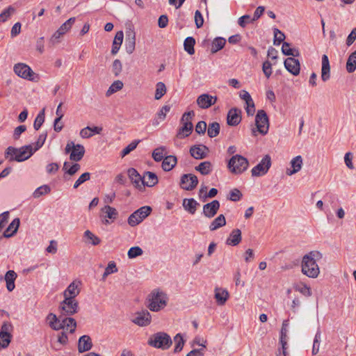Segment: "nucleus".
<instances>
[{
  "label": "nucleus",
  "instance_id": "c03bdc74",
  "mask_svg": "<svg viewBox=\"0 0 356 356\" xmlns=\"http://www.w3.org/2000/svg\"><path fill=\"white\" fill-rule=\"evenodd\" d=\"M123 86L124 84L122 81H115L108 88V90L106 92V95L108 97L112 94L120 90L123 88Z\"/></svg>",
  "mask_w": 356,
  "mask_h": 356
},
{
  "label": "nucleus",
  "instance_id": "58836bf2",
  "mask_svg": "<svg viewBox=\"0 0 356 356\" xmlns=\"http://www.w3.org/2000/svg\"><path fill=\"white\" fill-rule=\"evenodd\" d=\"M356 70V50L351 53L348 58L346 63V70L349 73L355 72Z\"/></svg>",
  "mask_w": 356,
  "mask_h": 356
},
{
  "label": "nucleus",
  "instance_id": "c85d7f7f",
  "mask_svg": "<svg viewBox=\"0 0 356 356\" xmlns=\"http://www.w3.org/2000/svg\"><path fill=\"white\" fill-rule=\"evenodd\" d=\"M214 297L218 305H223L229 298V293L226 289L216 288Z\"/></svg>",
  "mask_w": 356,
  "mask_h": 356
},
{
  "label": "nucleus",
  "instance_id": "b1692460",
  "mask_svg": "<svg viewBox=\"0 0 356 356\" xmlns=\"http://www.w3.org/2000/svg\"><path fill=\"white\" fill-rule=\"evenodd\" d=\"M92 343L88 335H83L79 339L78 350L79 353H83L90 350L92 348Z\"/></svg>",
  "mask_w": 356,
  "mask_h": 356
},
{
  "label": "nucleus",
  "instance_id": "20e7f679",
  "mask_svg": "<svg viewBox=\"0 0 356 356\" xmlns=\"http://www.w3.org/2000/svg\"><path fill=\"white\" fill-rule=\"evenodd\" d=\"M249 166L248 159L239 154L232 156L228 161L227 168L232 174L240 175L245 172Z\"/></svg>",
  "mask_w": 356,
  "mask_h": 356
},
{
  "label": "nucleus",
  "instance_id": "a19ab883",
  "mask_svg": "<svg viewBox=\"0 0 356 356\" xmlns=\"http://www.w3.org/2000/svg\"><path fill=\"white\" fill-rule=\"evenodd\" d=\"M282 51L283 54L286 56H291L293 57H298L300 56V52L298 49H291L290 47V44L284 42L282 47Z\"/></svg>",
  "mask_w": 356,
  "mask_h": 356
},
{
  "label": "nucleus",
  "instance_id": "8fccbe9b",
  "mask_svg": "<svg viewBox=\"0 0 356 356\" xmlns=\"http://www.w3.org/2000/svg\"><path fill=\"white\" fill-rule=\"evenodd\" d=\"M166 92L165 85L163 82H158L156 86L154 98L160 99Z\"/></svg>",
  "mask_w": 356,
  "mask_h": 356
},
{
  "label": "nucleus",
  "instance_id": "4d7b16f0",
  "mask_svg": "<svg viewBox=\"0 0 356 356\" xmlns=\"http://www.w3.org/2000/svg\"><path fill=\"white\" fill-rule=\"evenodd\" d=\"M122 70V64L119 59H115L112 64V72L115 76H118Z\"/></svg>",
  "mask_w": 356,
  "mask_h": 356
},
{
  "label": "nucleus",
  "instance_id": "dca6fc26",
  "mask_svg": "<svg viewBox=\"0 0 356 356\" xmlns=\"http://www.w3.org/2000/svg\"><path fill=\"white\" fill-rule=\"evenodd\" d=\"M220 209V202L218 200H213L203 206L202 213L208 218L214 217Z\"/></svg>",
  "mask_w": 356,
  "mask_h": 356
},
{
  "label": "nucleus",
  "instance_id": "bb28decb",
  "mask_svg": "<svg viewBox=\"0 0 356 356\" xmlns=\"http://www.w3.org/2000/svg\"><path fill=\"white\" fill-rule=\"evenodd\" d=\"M20 221L19 218H15L11 223L8 225L6 229L3 232L1 238H9L13 236L17 231Z\"/></svg>",
  "mask_w": 356,
  "mask_h": 356
},
{
  "label": "nucleus",
  "instance_id": "a211bd4d",
  "mask_svg": "<svg viewBox=\"0 0 356 356\" xmlns=\"http://www.w3.org/2000/svg\"><path fill=\"white\" fill-rule=\"evenodd\" d=\"M136 47V33L134 30L129 28L126 32L125 49L127 54H131L135 50Z\"/></svg>",
  "mask_w": 356,
  "mask_h": 356
},
{
  "label": "nucleus",
  "instance_id": "a18cd8bd",
  "mask_svg": "<svg viewBox=\"0 0 356 356\" xmlns=\"http://www.w3.org/2000/svg\"><path fill=\"white\" fill-rule=\"evenodd\" d=\"M220 124L216 122H213L209 124L207 129L208 136L210 138H214L219 134L220 132Z\"/></svg>",
  "mask_w": 356,
  "mask_h": 356
},
{
  "label": "nucleus",
  "instance_id": "5fc2aeb1",
  "mask_svg": "<svg viewBox=\"0 0 356 356\" xmlns=\"http://www.w3.org/2000/svg\"><path fill=\"white\" fill-rule=\"evenodd\" d=\"M75 17H70L65 22H64L58 30L61 32V34H65L72 27V26L75 22Z\"/></svg>",
  "mask_w": 356,
  "mask_h": 356
},
{
  "label": "nucleus",
  "instance_id": "4468645a",
  "mask_svg": "<svg viewBox=\"0 0 356 356\" xmlns=\"http://www.w3.org/2000/svg\"><path fill=\"white\" fill-rule=\"evenodd\" d=\"M151 321L152 316L149 312L146 309H143L135 314V317L132 322L140 327H144L149 325Z\"/></svg>",
  "mask_w": 356,
  "mask_h": 356
},
{
  "label": "nucleus",
  "instance_id": "0eeeda50",
  "mask_svg": "<svg viewBox=\"0 0 356 356\" xmlns=\"http://www.w3.org/2000/svg\"><path fill=\"white\" fill-rule=\"evenodd\" d=\"M66 154L70 153V159L71 161L78 162L81 161L85 154V148L82 145L74 144V142H68L65 148Z\"/></svg>",
  "mask_w": 356,
  "mask_h": 356
},
{
  "label": "nucleus",
  "instance_id": "f3484780",
  "mask_svg": "<svg viewBox=\"0 0 356 356\" xmlns=\"http://www.w3.org/2000/svg\"><path fill=\"white\" fill-rule=\"evenodd\" d=\"M285 68L293 75L297 76L300 74V64L298 59L293 57H289L285 59L284 62Z\"/></svg>",
  "mask_w": 356,
  "mask_h": 356
},
{
  "label": "nucleus",
  "instance_id": "f704fd0d",
  "mask_svg": "<svg viewBox=\"0 0 356 356\" xmlns=\"http://www.w3.org/2000/svg\"><path fill=\"white\" fill-rule=\"evenodd\" d=\"M226 225V219L223 214H220L209 225V230L215 231Z\"/></svg>",
  "mask_w": 356,
  "mask_h": 356
},
{
  "label": "nucleus",
  "instance_id": "2eb2a0df",
  "mask_svg": "<svg viewBox=\"0 0 356 356\" xmlns=\"http://www.w3.org/2000/svg\"><path fill=\"white\" fill-rule=\"evenodd\" d=\"M217 102V97L209 94L200 95L197 99V104L201 108L206 109L215 104Z\"/></svg>",
  "mask_w": 356,
  "mask_h": 356
},
{
  "label": "nucleus",
  "instance_id": "aec40b11",
  "mask_svg": "<svg viewBox=\"0 0 356 356\" xmlns=\"http://www.w3.org/2000/svg\"><path fill=\"white\" fill-rule=\"evenodd\" d=\"M209 149L204 145H193L190 149L191 155L195 159H202L207 156Z\"/></svg>",
  "mask_w": 356,
  "mask_h": 356
},
{
  "label": "nucleus",
  "instance_id": "052dcab7",
  "mask_svg": "<svg viewBox=\"0 0 356 356\" xmlns=\"http://www.w3.org/2000/svg\"><path fill=\"white\" fill-rule=\"evenodd\" d=\"M47 136V133L41 134L39 136L36 143H35L33 145H32L33 147L34 152L42 147V145H44V143L45 142Z\"/></svg>",
  "mask_w": 356,
  "mask_h": 356
},
{
  "label": "nucleus",
  "instance_id": "79ce46f5",
  "mask_svg": "<svg viewBox=\"0 0 356 356\" xmlns=\"http://www.w3.org/2000/svg\"><path fill=\"white\" fill-rule=\"evenodd\" d=\"M225 43L226 40L225 38L221 37L216 38L212 42L211 49V52L214 54L218 51L219 50L222 49L225 45Z\"/></svg>",
  "mask_w": 356,
  "mask_h": 356
},
{
  "label": "nucleus",
  "instance_id": "ea45409f",
  "mask_svg": "<svg viewBox=\"0 0 356 356\" xmlns=\"http://www.w3.org/2000/svg\"><path fill=\"white\" fill-rule=\"evenodd\" d=\"M195 44V40L193 37H187L184 42V50L189 54L193 55L195 54L194 46Z\"/></svg>",
  "mask_w": 356,
  "mask_h": 356
},
{
  "label": "nucleus",
  "instance_id": "6ab92c4d",
  "mask_svg": "<svg viewBox=\"0 0 356 356\" xmlns=\"http://www.w3.org/2000/svg\"><path fill=\"white\" fill-rule=\"evenodd\" d=\"M128 176L135 188L138 189L140 191H143V179L138 171L134 168H129L128 170Z\"/></svg>",
  "mask_w": 356,
  "mask_h": 356
},
{
  "label": "nucleus",
  "instance_id": "7ed1b4c3",
  "mask_svg": "<svg viewBox=\"0 0 356 356\" xmlns=\"http://www.w3.org/2000/svg\"><path fill=\"white\" fill-rule=\"evenodd\" d=\"M168 300V297L165 292L155 289L149 295L147 307L152 312H159L167 305Z\"/></svg>",
  "mask_w": 356,
  "mask_h": 356
},
{
  "label": "nucleus",
  "instance_id": "de8ad7c7",
  "mask_svg": "<svg viewBox=\"0 0 356 356\" xmlns=\"http://www.w3.org/2000/svg\"><path fill=\"white\" fill-rule=\"evenodd\" d=\"M174 341L175 343L174 352L179 353L184 348L185 341L184 340L181 334L180 333L177 334L174 337Z\"/></svg>",
  "mask_w": 356,
  "mask_h": 356
},
{
  "label": "nucleus",
  "instance_id": "9d476101",
  "mask_svg": "<svg viewBox=\"0 0 356 356\" xmlns=\"http://www.w3.org/2000/svg\"><path fill=\"white\" fill-rule=\"evenodd\" d=\"M271 166V158L268 154L265 155L261 161L252 170V176L261 177L265 175Z\"/></svg>",
  "mask_w": 356,
  "mask_h": 356
},
{
  "label": "nucleus",
  "instance_id": "39448f33",
  "mask_svg": "<svg viewBox=\"0 0 356 356\" xmlns=\"http://www.w3.org/2000/svg\"><path fill=\"white\" fill-rule=\"evenodd\" d=\"M172 343V341L170 335L163 332H159L152 334L148 340L149 346L161 350H168Z\"/></svg>",
  "mask_w": 356,
  "mask_h": 356
},
{
  "label": "nucleus",
  "instance_id": "c9c22d12",
  "mask_svg": "<svg viewBox=\"0 0 356 356\" xmlns=\"http://www.w3.org/2000/svg\"><path fill=\"white\" fill-rule=\"evenodd\" d=\"M63 329L70 330V333H74L76 327V322L72 317H65L62 319Z\"/></svg>",
  "mask_w": 356,
  "mask_h": 356
},
{
  "label": "nucleus",
  "instance_id": "9b49d317",
  "mask_svg": "<svg viewBox=\"0 0 356 356\" xmlns=\"http://www.w3.org/2000/svg\"><path fill=\"white\" fill-rule=\"evenodd\" d=\"M255 124L257 131L262 135L268 133L269 128V121L268 115L265 111L259 110L255 116Z\"/></svg>",
  "mask_w": 356,
  "mask_h": 356
},
{
  "label": "nucleus",
  "instance_id": "e433bc0d",
  "mask_svg": "<svg viewBox=\"0 0 356 356\" xmlns=\"http://www.w3.org/2000/svg\"><path fill=\"white\" fill-rule=\"evenodd\" d=\"M195 169L202 175H207L212 171V165L210 161H204L196 166Z\"/></svg>",
  "mask_w": 356,
  "mask_h": 356
},
{
  "label": "nucleus",
  "instance_id": "4c0bfd02",
  "mask_svg": "<svg viewBox=\"0 0 356 356\" xmlns=\"http://www.w3.org/2000/svg\"><path fill=\"white\" fill-rule=\"evenodd\" d=\"M102 211L104 213H105V216H104L105 218L111 219V220H112V221L115 220L118 215L117 210L115 208H113L109 205L104 206L102 209Z\"/></svg>",
  "mask_w": 356,
  "mask_h": 356
},
{
  "label": "nucleus",
  "instance_id": "6e6552de",
  "mask_svg": "<svg viewBox=\"0 0 356 356\" xmlns=\"http://www.w3.org/2000/svg\"><path fill=\"white\" fill-rule=\"evenodd\" d=\"M152 208L149 206H144L131 213L128 218V224L135 227L145 219L151 213Z\"/></svg>",
  "mask_w": 356,
  "mask_h": 356
},
{
  "label": "nucleus",
  "instance_id": "864d4df0",
  "mask_svg": "<svg viewBox=\"0 0 356 356\" xmlns=\"http://www.w3.org/2000/svg\"><path fill=\"white\" fill-rule=\"evenodd\" d=\"M44 122V108L42 109L36 116L34 123H33V127L35 130H38L42 124Z\"/></svg>",
  "mask_w": 356,
  "mask_h": 356
},
{
  "label": "nucleus",
  "instance_id": "c756f323",
  "mask_svg": "<svg viewBox=\"0 0 356 356\" xmlns=\"http://www.w3.org/2000/svg\"><path fill=\"white\" fill-rule=\"evenodd\" d=\"M17 273L14 270H8L5 275V280L6 282V288L8 291H13L15 289V281L17 278Z\"/></svg>",
  "mask_w": 356,
  "mask_h": 356
},
{
  "label": "nucleus",
  "instance_id": "0e129e2a",
  "mask_svg": "<svg viewBox=\"0 0 356 356\" xmlns=\"http://www.w3.org/2000/svg\"><path fill=\"white\" fill-rule=\"evenodd\" d=\"M262 70L265 76L267 78H269L272 74V63L268 60L264 62L262 65Z\"/></svg>",
  "mask_w": 356,
  "mask_h": 356
},
{
  "label": "nucleus",
  "instance_id": "f8f14e48",
  "mask_svg": "<svg viewBox=\"0 0 356 356\" xmlns=\"http://www.w3.org/2000/svg\"><path fill=\"white\" fill-rule=\"evenodd\" d=\"M198 184V179L193 174H184L181 177L180 187L185 191H193Z\"/></svg>",
  "mask_w": 356,
  "mask_h": 356
},
{
  "label": "nucleus",
  "instance_id": "09e8293b",
  "mask_svg": "<svg viewBox=\"0 0 356 356\" xmlns=\"http://www.w3.org/2000/svg\"><path fill=\"white\" fill-rule=\"evenodd\" d=\"M165 147L163 146L156 148L152 152V158L156 162L163 161V159L165 158Z\"/></svg>",
  "mask_w": 356,
  "mask_h": 356
},
{
  "label": "nucleus",
  "instance_id": "a878e982",
  "mask_svg": "<svg viewBox=\"0 0 356 356\" xmlns=\"http://www.w3.org/2000/svg\"><path fill=\"white\" fill-rule=\"evenodd\" d=\"M143 179V190L145 189V186L148 187H152L158 183V177L156 175L152 172H146Z\"/></svg>",
  "mask_w": 356,
  "mask_h": 356
},
{
  "label": "nucleus",
  "instance_id": "49530a36",
  "mask_svg": "<svg viewBox=\"0 0 356 356\" xmlns=\"http://www.w3.org/2000/svg\"><path fill=\"white\" fill-rule=\"evenodd\" d=\"M83 236L87 239L86 242L91 243L92 245H97L101 242L100 238L95 236L90 230L85 231Z\"/></svg>",
  "mask_w": 356,
  "mask_h": 356
},
{
  "label": "nucleus",
  "instance_id": "412c9836",
  "mask_svg": "<svg viewBox=\"0 0 356 356\" xmlns=\"http://www.w3.org/2000/svg\"><path fill=\"white\" fill-rule=\"evenodd\" d=\"M79 281L72 282L63 293L64 298H74L79 294L80 289L79 288L80 285Z\"/></svg>",
  "mask_w": 356,
  "mask_h": 356
},
{
  "label": "nucleus",
  "instance_id": "ddd939ff",
  "mask_svg": "<svg viewBox=\"0 0 356 356\" xmlns=\"http://www.w3.org/2000/svg\"><path fill=\"white\" fill-rule=\"evenodd\" d=\"M13 70L15 73L19 77L28 80H33L34 72L31 68L24 63H17L14 65Z\"/></svg>",
  "mask_w": 356,
  "mask_h": 356
},
{
  "label": "nucleus",
  "instance_id": "f03ea898",
  "mask_svg": "<svg viewBox=\"0 0 356 356\" xmlns=\"http://www.w3.org/2000/svg\"><path fill=\"white\" fill-rule=\"evenodd\" d=\"M34 153L32 145H27L22 146L19 148H16L12 146L8 147L6 150V157L9 160L16 161L17 162H22L29 159Z\"/></svg>",
  "mask_w": 356,
  "mask_h": 356
},
{
  "label": "nucleus",
  "instance_id": "603ef678",
  "mask_svg": "<svg viewBox=\"0 0 356 356\" xmlns=\"http://www.w3.org/2000/svg\"><path fill=\"white\" fill-rule=\"evenodd\" d=\"M51 191V188L47 185H43L37 188L33 193L35 198H38L42 195L48 194Z\"/></svg>",
  "mask_w": 356,
  "mask_h": 356
},
{
  "label": "nucleus",
  "instance_id": "7c9ffc66",
  "mask_svg": "<svg viewBox=\"0 0 356 356\" xmlns=\"http://www.w3.org/2000/svg\"><path fill=\"white\" fill-rule=\"evenodd\" d=\"M241 241V232L239 229H234L232 231L227 238L226 243L229 245H237Z\"/></svg>",
  "mask_w": 356,
  "mask_h": 356
},
{
  "label": "nucleus",
  "instance_id": "f257e3e1",
  "mask_svg": "<svg viewBox=\"0 0 356 356\" xmlns=\"http://www.w3.org/2000/svg\"><path fill=\"white\" fill-rule=\"evenodd\" d=\"M322 258V253L317 250L310 251L304 255L301 264L302 273L308 277L316 278L320 273L316 261Z\"/></svg>",
  "mask_w": 356,
  "mask_h": 356
},
{
  "label": "nucleus",
  "instance_id": "680f3d73",
  "mask_svg": "<svg viewBox=\"0 0 356 356\" xmlns=\"http://www.w3.org/2000/svg\"><path fill=\"white\" fill-rule=\"evenodd\" d=\"M320 339H321V332L318 331L314 339L313 347H312V354L316 355L319 351L320 347Z\"/></svg>",
  "mask_w": 356,
  "mask_h": 356
},
{
  "label": "nucleus",
  "instance_id": "72a5a7b5",
  "mask_svg": "<svg viewBox=\"0 0 356 356\" xmlns=\"http://www.w3.org/2000/svg\"><path fill=\"white\" fill-rule=\"evenodd\" d=\"M124 38V33L122 31H118L115 34V36L114 38L113 45H112V49H111V54L113 55L116 54L122 43Z\"/></svg>",
  "mask_w": 356,
  "mask_h": 356
},
{
  "label": "nucleus",
  "instance_id": "5701e85b",
  "mask_svg": "<svg viewBox=\"0 0 356 356\" xmlns=\"http://www.w3.org/2000/svg\"><path fill=\"white\" fill-rule=\"evenodd\" d=\"M241 111L233 108L230 109L227 113V122L230 126H236L238 125L241 120V118L240 116Z\"/></svg>",
  "mask_w": 356,
  "mask_h": 356
},
{
  "label": "nucleus",
  "instance_id": "774afa93",
  "mask_svg": "<svg viewBox=\"0 0 356 356\" xmlns=\"http://www.w3.org/2000/svg\"><path fill=\"white\" fill-rule=\"evenodd\" d=\"M296 290L299 291L303 296L306 297H309L312 296V293L311 289L307 285H302V286H296Z\"/></svg>",
  "mask_w": 356,
  "mask_h": 356
},
{
  "label": "nucleus",
  "instance_id": "bf43d9fd",
  "mask_svg": "<svg viewBox=\"0 0 356 356\" xmlns=\"http://www.w3.org/2000/svg\"><path fill=\"white\" fill-rule=\"evenodd\" d=\"M285 39L284 34L280 31L278 29H274V44L279 45L281 42H282Z\"/></svg>",
  "mask_w": 356,
  "mask_h": 356
},
{
  "label": "nucleus",
  "instance_id": "393cba45",
  "mask_svg": "<svg viewBox=\"0 0 356 356\" xmlns=\"http://www.w3.org/2000/svg\"><path fill=\"white\" fill-rule=\"evenodd\" d=\"M330 77V66L329 59L327 55L322 56L321 79L323 81H327Z\"/></svg>",
  "mask_w": 356,
  "mask_h": 356
},
{
  "label": "nucleus",
  "instance_id": "423d86ee",
  "mask_svg": "<svg viewBox=\"0 0 356 356\" xmlns=\"http://www.w3.org/2000/svg\"><path fill=\"white\" fill-rule=\"evenodd\" d=\"M194 117L195 112L193 111L185 112L183 114L181 118V123L182 124V127H180L177 131V138H184L188 136L192 133L193 129L192 120Z\"/></svg>",
  "mask_w": 356,
  "mask_h": 356
},
{
  "label": "nucleus",
  "instance_id": "2f4dec72",
  "mask_svg": "<svg viewBox=\"0 0 356 356\" xmlns=\"http://www.w3.org/2000/svg\"><path fill=\"white\" fill-rule=\"evenodd\" d=\"M198 206L200 204L193 198H186L183 200L184 209L191 214L195 213Z\"/></svg>",
  "mask_w": 356,
  "mask_h": 356
},
{
  "label": "nucleus",
  "instance_id": "473e14b6",
  "mask_svg": "<svg viewBox=\"0 0 356 356\" xmlns=\"http://www.w3.org/2000/svg\"><path fill=\"white\" fill-rule=\"evenodd\" d=\"M177 162V160L175 156H166L163 159L162 168L164 171H170L176 165Z\"/></svg>",
  "mask_w": 356,
  "mask_h": 356
},
{
  "label": "nucleus",
  "instance_id": "cd10ccee",
  "mask_svg": "<svg viewBox=\"0 0 356 356\" xmlns=\"http://www.w3.org/2000/svg\"><path fill=\"white\" fill-rule=\"evenodd\" d=\"M7 325L4 324L1 327V331L0 332V348H2L8 347L11 340L12 336L7 332Z\"/></svg>",
  "mask_w": 356,
  "mask_h": 356
},
{
  "label": "nucleus",
  "instance_id": "69168bd1",
  "mask_svg": "<svg viewBox=\"0 0 356 356\" xmlns=\"http://www.w3.org/2000/svg\"><path fill=\"white\" fill-rule=\"evenodd\" d=\"M252 17L249 15H245L238 18V24L240 26L244 28L249 23L252 22Z\"/></svg>",
  "mask_w": 356,
  "mask_h": 356
},
{
  "label": "nucleus",
  "instance_id": "e2e57ef3",
  "mask_svg": "<svg viewBox=\"0 0 356 356\" xmlns=\"http://www.w3.org/2000/svg\"><path fill=\"white\" fill-rule=\"evenodd\" d=\"M90 179V173L84 172L83 173L78 179L75 181L74 184V188H77L80 185L86 182V181Z\"/></svg>",
  "mask_w": 356,
  "mask_h": 356
},
{
  "label": "nucleus",
  "instance_id": "1a4fd4ad",
  "mask_svg": "<svg viewBox=\"0 0 356 356\" xmlns=\"http://www.w3.org/2000/svg\"><path fill=\"white\" fill-rule=\"evenodd\" d=\"M61 315L72 316L78 312L79 303L74 298H65L60 302Z\"/></svg>",
  "mask_w": 356,
  "mask_h": 356
},
{
  "label": "nucleus",
  "instance_id": "6e6d98bb",
  "mask_svg": "<svg viewBox=\"0 0 356 356\" xmlns=\"http://www.w3.org/2000/svg\"><path fill=\"white\" fill-rule=\"evenodd\" d=\"M143 253V251L142 248H140L139 246H134L131 247L127 253L128 257L129 259H134L138 256L142 255Z\"/></svg>",
  "mask_w": 356,
  "mask_h": 356
},
{
  "label": "nucleus",
  "instance_id": "4be33fe9",
  "mask_svg": "<svg viewBox=\"0 0 356 356\" xmlns=\"http://www.w3.org/2000/svg\"><path fill=\"white\" fill-rule=\"evenodd\" d=\"M291 169H287L286 173L289 176H291L298 172L302 166L303 161L301 156H295L290 162Z\"/></svg>",
  "mask_w": 356,
  "mask_h": 356
},
{
  "label": "nucleus",
  "instance_id": "3c124183",
  "mask_svg": "<svg viewBox=\"0 0 356 356\" xmlns=\"http://www.w3.org/2000/svg\"><path fill=\"white\" fill-rule=\"evenodd\" d=\"M15 12V9L12 6H8L0 14V22H6Z\"/></svg>",
  "mask_w": 356,
  "mask_h": 356
},
{
  "label": "nucleus",
  "instance_id": "13d9d810",
  "mask_svg": "<svg viewBox=\"0 0 356 356\" xmlns=\"http://www.w3.org/2000/svg\"><path fill=\"white\" fill-rule=\"evenodd\" d=\"M140 143V140H134L130 144H129L125 148L122 149L121 152V156L124 157L126 155L129 154L131 151L134 150L138 144Z\"/></svg>",
  "mask_w": 356,
  "mask_h": 356
},
{
  "label": "nucleus",
  "instance_id": "338daca9",
  "mask_svg": "<svg viewBox=\"0 0 356 356\" xmlns=\"http://www.w3.org/2000/svg\"><path fill=\"white\" fill-rule=\"evenodd\" d=\"M242 197L241 192L237 189L234 188L229 193V200L234 202L238 201Z\"/></svg>",
  "mask_w": 356,
  "mask_h": 356
},
{
  "label": "nucleus",
  "instance_id": "37998d69",
  "mask_svg": "<svg viewBox=\"0 0 356 356\" xmlns=\"http://www.w3.org/2000/svg\"><path fill=\"white\" fill-rule=\"evenodd\" d=\"M62 104H63L62 102L59 104V105L58 106V107L56 108V113L58 115V117L54 120V131L56 132H60L63 127V125L58 126V122H60V120L63 116V113L61 111Z\"/></svg>",
  "mask_w": 356,
  "mask_h": 356
}]
</instances>
